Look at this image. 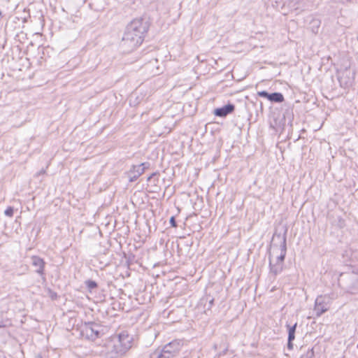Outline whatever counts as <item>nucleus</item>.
<instances>
[{"instance_id": "obj_24", "label": "nucleus", "mask_w": 358, "mask_h": 358, "mask_svg": "<svg viewBox=\"0 0 358 358\" xmlns=\"http://www.w3.org/2000/svg\"><path fill=\"white\" fill-rule=\"evenodd\" d=\"M2 16V12L0 10V17Z\"/></svg>"}, {"instance_id": "obj_1", "label": "nucleus", "mask_w": 358, "mask_h": 358, "mask_svg": "<svg viewBox=\"0 0 358 358\" xmlns=\"http://www.w3.org/2000/svg\"><path fill=\"white\" fill-rule=\"evenodd\" d=\"M133 336L127 331L121 332L117 336L113 337L108 344V354L110 358L124 355L131 348Z\"/></svg>"}, {"instance_id": "obj_19", "label": "nucleus", "mask_w": 358, "mask_h": 358, "mask_svg": "<svg viewBox=\"0 0 358 358\" xmlns=\"http://www.w3.org/2000/svg\"><path fill=\"white\" fill-rule=\"evenodd\" d=\"M45 170L44 169H42L40 171H38L37 173H36V176H38L41 174H45Z\"/></svg>"}, {"instance_id": "obj_12", "label": "nucleus", "mask_w": 358, "mask_h": 358, "mask_svg": "<svg viewBox=\"0 0 358 358\" xmlns=\"http://www.w3.org/2000/svg\"><path fill=\"white\" fill-rule=\"evenodd\" d=\"M150 358H172L168 355L162 350H157L151 354Z\"/></svg>"}, {"instance_id": "obj_21", "label": "nucleus", "mask_w": 358, "mask_h": 358, "mask_svg": "<svg viewBox=\"0 0 358 358\" xmlns=\"http://www.w3.org/2000/svg\"><path fill=\"white\" fill-rule=\"evenodd\" d=\"M292 341H289V340L288 339L287 347H288V348H289V349H292V348H293V345H292Z\"/></svg>"}, {"instance_id": "obj_26", "label": "nucleus", "mask_w": 358, "mask_h": 358, "mask_svg": "<svg viewBox=\"0 0 358 358\" xmlns=\"http://www.w3.org/2000/svg\"><path fill=\"white\" fill-rule=\"evenodd\" d=\"M357 348H358V344H357Z\"/></svg>"}, {"instance_id": "obj_18", "label": "nucleus", "mask_w": 358, "mask_h": 358, "mask_svg": "<svg viewBox=\"0 0 358 358\" xmlns=\"http://www.w3.org/2000/svg\"><path fill=\"white\" fill-rule=\"evenodd\" d=\"M170 224L172 227H176L177 226L176 222L174 217L170 218Z\"/></svg>"}, {"instance_id": "obj_8", "label": "nucleus", "mask_w": 358, "mask_h": 358, "mask_svg": "<svg viewBox=\"0 0 358 358\" xmlns=\"http://www.w3.org/2000/svg\"><path fill=\"white\" fill-rule=\"evenodd\" d=\"M180 349V343L178 341H172L167 345H166L162 350L164 351L166 354L171 356L172 358H173L178 352Z\"/></svg>"}, {"instance_id": "obj_4", "label": "nucleus", "mask_w": 358, "mask_h": 358, "mask_svg": "<svg viewBox=\"0 0 358 358\" xmlns=\"http://www.w3.org/2000/svg\"><path fill=\"white\" fill-rule=\"evenodd\" d=\"M150 27V22L148 17H143L136 20V32L140 34L138 38L136 40V44H141L145 34L147 33Z\"/></svg>"}, {"instance_id": "obj_20", "label": "nucleus", "mask_w": 358, "mask_h": 358, "mask_svg": "<svg viewBox=\"0 0 358 358\" xmlns=\"http://www.w3.org/2000/svg\"><path fill=\"white\" fill-rule=\"evenodd\" d=\"M127 266H128V268L131 270V268H130V266H131V264H132V263H131V257H129V258L128 259V260L127 261Z\"/></svg>"}, {"instance_id": "obj_5", "label": "nucleus", "mask_w": 358, "mask_h": 358, "mask_svg": "<svg viewBox=\"0 0 358 358\" xmlns=\"http://www.w3.org/2000/svg\"><path fill=\"white\" fill-rule=\"evenodd\" d=\"M329 297L327 295L319 296L315 303V311L317 316H320L329 309Z\"/></svg>"}, {"instance_id": "obj_15", "label": "nucleus", "mask_w": 358, "mask_h": 358, "mask_svg": "<svg viewBox=\"0 0 358 358\" xmlns=\"http://www.w3.org/2000/svg\"><path fill=\"white\" fill-rule=\"evenodd\" d=\"M296 327V323L294 324L292 327H290L289 328V332H288V339L289 341H293L295 338V331Z\"/></svg>"}, {"instance_id": "obj_22", "label": "nucleus", "mask_w": 358, "mask_h": 358, "mask_svg": "<svg viewBox=\"0 0 358 358\" xmlns=\"http://www.w3.org/2000/svg\"><path fill=\"white\" fill-rule=\"evenodd\" d=\"M129 181H130V182H133V181H134V176H133V177H132V176H130V178H129Z\"/></svg>"}, {"instance_id": "obj_3", "label": "nucleus", "mask_w": 358, "mask_h": 358, "mask_svg": "<svg viewBox=\"0 0 358 358\" xmlns=\"http://www.w3.org/2000/svg\"><path fill=\"white\" fill-rule=\"evenodd\" d=\"M102 331V327L98 323L85 322L82 327L81 334L89 340L94 341L101 336Z\"/></svg>"}, {"instance_id": "obj_9", "label": "nucleus", "mask_w": 358, "mask_h": 358, "mask_svg": "<svg viewBox=\"0 0 358 358\" xmlns=\"http://www.w3.org/2000/svg\"><path fill=\"white\" fill-rule=\"evenodd\" d=\"M235 107L233 104H227L222 108H216L214 111V114L219 117H225L228 114L232 113Z\"/></svg>"}, {"instance_id": "obj_13", "label": "nucleus", "mask_w": 358, "mask_h": 358, "mask_svg": "<svg viewBox=\"0 0 358 358\" xmlns=\"http://www.w3.org/2000/svg\"><path fill=\"white\" fill-rule=\"evenodd\" d=\"M150 163L149 162H143L141 163L137 169H136V172L138 173V176H141L143 174L145 169H148L150 167Z\"/></svg>"}, {"instance_id": "obj_2", "label": "nucleus", "mask_w": 358, "mask_h": 358, "mask_svg": "<svg viewBox=\"0 0 358 358\" xmlns=\"http://www.w3.org/2000/svg\"><path fill=\"white\" fill-rule=\"evenodd\" d=\"M280 245L279 248H275L273 244L271 246V252L269 255L270 271L276 275L282 272L283 268V262L286 255V238H280Z\"/></svg>"}, {"instance_id": "obj_10", "label": "nucleus", "mask_w": 358, "mask_h": 358, "mask_svg": "<svg viewBox=\"0 0 358 358\" xmlns=\"http://www.w3.org/2000/svg\"><path fill=\"white\" fill-rule=\"evenodd\" d=\"M134 22V20H131L129 24H128L127 26L122 37V41H133L134 39V27L133 24Z\"/></svg>"}, {"instance_id": "obj_25", "label": "nucleus", "mask_w": 358, "mask_h": 358, "mask_svg": "<svg viewBox=\"0 0 358 358\" xmlns=\"http://www.w3.org/2000/svg\"><path fill=\"white\" fill-rule=\"evenodd\" d=\"M3 327V325H1V324H0V327Z\"/></svg>"}, {"instance_id": "obj_6", "label": "nucleus", "mask_w": 358, "mask_h": 358, "mask_svg": "<svg viewBox=\"0 0 358 358\" xmlns=\"http://www.w3.org/2000/svg\"><path fill=\"white\" fill-rule=\"evenodd\" d=\"M31 265L36 268L35 272L45 278V262L41 257L34 255L31 257Z\"/></svg>"}, {"instance_id": "obj_11", "label": "nucleus", "mask_w": 358, "mask_h": 358, "mask_svg": "<svg viewBox=\"0 0 358 358\" xmlns=\"http://www.w3.org/2000/svg\"><path fill=\"white\" fill-rule=\"evenodd\" d=\"M10 303V297H5L0 300V312L7 313L9 310V306Z\"/></svg>"}, {"instance_id": "obj_23", "label": "nucleus", "mask_w": 358, "mask_h": 358, "mask_svg": "<svg viewBox=\"0 0 358 358\" xmlns=\"http://www.w3.org/2000/svg\"><path fill=\"white\" fill-rule=\"evenodd\" d=\"M131 275L130 272L126 271V275L129 276Z\"/></svg>"}, {"instance_id": "obj_17", "label": "nucleus", "mask_w": 358, "mask_h": 358, "mask_svg": "<svg viewBox=\"0 0 358 358\" xmlns=\"http://www.w3.org/2000/svg\"><path fill=\"white\" fill-rule=\"evenodd\" d=\"M13 213L14 209L11 206L8 207L4 211V214L8 217H12L13 215Z\"/></svg>"}, {"instance_id": "obj_16", "label": "nucleus", "mask_w": 358, "mask_h": 358, "mask_svg": "<svg viewBox=\"0 0 358 358\" xmlns=\"http://www.w3.org/2000/svg\"><path fill=\"white\" fill-rule=\"evenodd\" d=\"M48 295L52 300H56L58 297L57 292H54L51 289L48 288L47 289Z\"/></svg>"}, {"instance_id": "obj_7", "label": "nucleus", "mask_w": 358, "mask_h": 358, "mask_svg": "<svg viewBox=\"0 0 358 358\" xmlns=\"http://www.w3.org/2000/svg\"><path fill=\"white\" fill-rule=\"evenodd\" d=\"M257 94L259 96L266 98L271 101L280 103L284 101L283 95L280 92H274L272 94H268L266 91L258 92Z\"/></svg>"}, {"instance_id": "obj_14", "label": "nucleus", "mask_w": 358, "mask_h": 358, "mask_svg": "<svg viewBox=\"0 0 358 358\" xmlns=\"http://www.w3.org/2000/svg\"><path fill=\"white\" fill-rule=\"evenodd\" d=\"M85 285L90 291H92L98 287L97 283L94 280H86Z\"/></svg>"}]
</instances>
